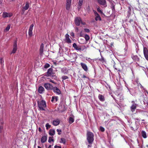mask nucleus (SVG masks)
<instances>
[{"label": "nucleus", "instance_id": "f257e3e1", "mask_svg": "<svg viewBox=\"0 0 148 148\" xmlns=\"http://www.w3.org/2000/svg\"><path fill=\"white\" fill-rule=\"evenodd\" d=\"M87 139L89 144H92L94 140L93 134L91 132H88L87 133Z\"/></svg>", "mask_w": 148, "mask_h": 148}, {"label": "nucleus", "instance_id": "f03ea898", "mask_svg": "<svg viewBox=\"0 0 148 148\" xmlns=\"http://www.w3.org/2000/svg\"><path fill=\"white\" fill-rule=\"evenodd\" d=\"M127 88L130 94L133 96H135L138 93L139 91V88L138 87H134L132 88Z\"/></svg>", "mask_w": 148, "mask_h": 148}, {"label": "nucleus", "instance_id": "7ed1b4c3", "mask_svg": "<svg viewBox=\"0 0 148 148\" xmlns=\"http://www.w3.org/2000/svg\"><path fill=\"white\" fill-rule=\"evenodd\" d=\"M38 108L40 110L44 111L45 110L44 108L46 107V103L45 101L42 100L38 101Z\"/></svg>", "mask_w": 148, "mask_h": 148}, {"label": "nucleus", "instance_id": "20e7f679", "mask_svg": "<svg viewBox=\"0 0 148 148\" xmlns=\"http://www.w3.org/2000/svg\"><path fill=\"white\" fill-rule=\"evenodd\" d=\"M75 25L77 26H79L80 23L84 24L82 23L81 19L80 17L76 18L75 19Z\"/></svg>", "mask_w": 148, "mask_h": 148}, {"label": "nucleus", "instance_id": "39448f33", "mask_svg": "<svg viewBox=\"0 0 148 148\" xmlns=\"http://www.w3.org/2000/svg\"><path fill=\"white\" fill-rule=\"evenodd\" d=\"M143 53L145 59L148 61V50L146 47H143Z\"/></svg>", "mask_w": 148, "mask_h": 148}, {"label": "nucleus", "instance_id": "423d86ee", "mask_svg": "<svg viewBox=\"0 0 148 148\" xmlns=\"http://www.w3.org/2000/svg\"><path fill=\"white\" fill-rule=\"evenodd\" d=\"M98 3L100 5L104 7L107 6V3L106 0H97Z\"/></svg>", "mask_w": 148, "mask_h": 148}, {"label": "nucleus", "instance_id": "0eeeda50", "mask_svg": "<svg viewBox=\"0 0 148 148\" xmlns=\"http://www.w3.org/2000/svg\"><path fill=\"white\" fill-rule=\"evenodd\" d=\"M17 49V45L16 41H15L14 42L13 48L12 52L11 54L14 53H16Z\"/></svg>", "mask_w": 148, "mask_h": 148}, {"label": "nucleus", "instance_id": "6e6552de", "mask_svg": "<svg viewBox=\"0 0 148 148\" xmlns=\"http://www.w3.org/2000/svg\"><path fill=\"white\" fill-rule=\"evenodd\" d=\"M29 7V3L28 2H27L26 3L25 6L22 7V11L23 13H24L25 10H27Z\"/></svg>", "mask_w": 148, "mask_h": 148}, {"label": "nucleus", "instance_id": "1a4fd4ad", "mask_svg": "<svg viewBox=\"0 0 148 148\" xmlns=\"http://www.w3.org/2000/svg\"><path fill=\"white\" fill-rule=\"evenodd\" d=\"M44 86L47 90H52L53 88L52 86L49 83L45 84Z\"/></svg>", "mask_w": 148, "mask_h": 148}, {"label": "nucleus", "instance_id": "9d476101", "mask_svg": "<svg viewBox=\"0 0 148 148\" xmlns=\"http://www.w3.org/2000/svg\"><path fill=\"white\" fill-rule=\"evenodd\" d=\"M132 103H133L132 105L131 106V110L132 112H134L136 107V104L135 103V102L134 101H132Z\"/></svg>", "mask_w": 148, "mask_h": 148}, {"label": "nucleus", "instance_id": "9b49d317", "mask_svg": "<svg viewBox=\"0 0 148 148\" xmlns=\"http://www.w3.org/2000/svg\"><path fill=\"white\" fill-rule=\"evenodd\" d=\"M52 90L54 92L58 95H60L61 93L60 90L56 87H53Z\"/></svg>", "mask_w": 148, "mask_h": 148}, {"label": "nucleus", "instance_id": "f8f14e48", "mask_svg": "<svg viewBox=\"0 0 148 148\" xmlns=\"http://www.w3.org/2000/svg\"><path fill=\"white\" fill-rule=\"evenodd\" d=\"M44 50V44L43 43L41 44L39 49L40 54L41 56H42L43 54Z\"/></svg>", "mask_w": 148, "mask_h": 148}, {"label": "nucleus", "instance_id": "ddd939ff", "mask_svg": "<svg viewBox=\"0 0 148 148\" xmlns=\"http://www.w3.org/2000/svg\"><path fill=\"white\" fill-rule=\"evenodd\" d=\"M80 65L82 69L85 71L87 72L88 71V68L87 65L85 63L82 62L80 63Z\"/></svg>", "mask_w": 148, "mask_h": 148}, {"label": "nucleus", "instance_id": "4468645a", "mask_svg": "<svg viewBox=\"0 0 148 148\" xmlns=\"http://www.w3.org/2000/svg\"><path fill=\"white\" fill-rule=\"evenodd\" d=\"M12 14L11 13H8L6 12H3V16L4 18L11 17Z\"/></svg>", "mask_w": 148, "mask_h": 148}, {"label": "nucleus", "instance_id": "2eb2a0df", "mask_svg": "<svg viewBox=\"0 0 148 148\" xmlns=\"http://www.w3.org/2000/svg\"><path fill=\"white\" fill-rule=\"evenodd\" d=\"M138 87H139L140 88H143V90H142V91L144 92V93L145 94L146 96H147V94H148V93L147 90L144 88H143V86L141 84H138Z\"/></svg>", "mask_w": 148, "mask_h": 148}, {"label": "nucleus", "instance_id": "dca6fc26", "mask_svg": "<svg viewBox=\"0 0 148 148\" xmlns=\"http://www.w3.org/2000/svg\"><path fill=\"white\" fill-rule=\"evenodd\" d=\"M53 69L52 68H50L48 70V71L47 73V75H46L47 76H50L52 75L53 73Z\"/></svg>", "mask_w": 148, "mask_h": 148}, {"label": "nucleus", "instance_id": "f3484780", "mask_svg": "<svg viewBox=\"0 0 148 148\" xmlns=\"http://www.w3.org/2000/svg\"><path fill=\"white\" fill-rule=\"evenodd\" d=\"M73 47L75 49L77 50L82 51L83 50V49H82L80 47L77 46V44L75 43H74L73 44Z\"/></svg>", "mask_w": 148, "mask_h": 148}, {"label": "nucleus", "instance_id": "a211bd4d", "mask_svg": "<svg viewBox=\"0 0 148 148\" xmlns=\"http://www.w3.org/2000/svg\"><path fill=\"white\" fill-rule=\"evenodd\" d=\"M47 140V136H42L41 139V142L42 143H45L46 142Z\"/></svg>", "mask_w": 148, "mask_h": 148}, {"label": "nucleus", "instance_id": "6ab92c4d", "mask_svg": "<svg viewBox=\"0 0 148 148\" xmlns=\"http://www.w3.org/2000/svg\"><path fill=\"white\" fill-rule=\"evenodd\" d=\"M68 122L70 124L73 123L74 121V117H69V119L68 120Z\"/></svg>", "mask_w": 148, "mask_h": 148}, {"label": "nucleus", "instance_id": "aec40b11", "mask_svg": "<svg viewBox=\"0 0 148 148\" xmlns=\"http://www.w3.org/2000/svg\"><path fill=\"white\" fill-rule=\"evenodd\" d=\"M69 36L68 34H66L65 35V38L66 42L68 43H71V41L69 38Z\"/></svg>", "mask_w": 148, "mask_h": 148}, {"label": "nucleus", "instance_id": "412c9836", "mask_svg": "<svg viewBox=\"0 0 148 148\" xmlns=\"http://www.w3.org/2000/svg\"><path fill=\"white\" fill-rule=\"evenodd\" d=\"M132 58L134 61L138 62L139 61V58L137 56H132Z\"/></svg>", "mask_w": 148, "mask_h": 148}, {"label": "nucleus", "instance_id": "4be33fe9", "mask_svg": "<svg viewBox=\"0 0 148 148\" xmlns=\"http://www.w3.org/2000/svg\"><path fill=\"white\" fill-rule=\"evenodd\" d=\"M44 90V88L41 86H40L39 87L38 89V92L40 93H42Z\"/></svg>", "mask_w": 148, "mask_h": 148}, {"label": "nucleus", "instance_id": "5701e85b", "mask_svg": "<svg viewBox=\"0 0 148 148\" xmlns=\"http://www.w3.org/2000/svg\"><path fill=\"white\" fill-rule=\"evenodd\" d=\"M61 71L64 74H67L69 73L68 69L65 68H64L61 69Z\"/></svg>", "mask_w": 148, "mask_h": 148}, {"label": "nucleus", "instance_id": "b1692460", "mask_svg": "<svg viewBox=\"0 0 148 148\" xmlns=\"http://www.w3.org/2000/svg\"><path fill=\"white\" fill-rule=\"evenodd\" d=\"M60 123V121L59 119H57L53 121V124L54 125L56 126L58 125Z\"/></svg>", "mask_w": 148, "mask_h": 148}, {"label": "nucleus", "instance_id": "393cba45", "mask_svg": "<svg viewBox=\"0 0 148 148\" xmlns=\"http://www.w3.org/2000/svg\"><path fill=\"white\" fill-rule=\"evenodd\" d=\"M98 98L99 100L101 101H104L105 100L104 96L101 94H99V95Z\"/></svg>", "mask_w": 148, "mask_h": 148}, {"label": "nucleus", "instance_id": "a878e982", "mask_svg": "<svg viewBox=\"0 0 148 148\" xmlns=\"http://www.w3.org/2000/svg\"><path fill=\"white\" fill-rule=\"evenodd\" d=\"M95 16H96L95 20L96 21L101 20V17L98 13L96 12L95 13Z\"/></svg>", "mask_w": 148, "mask_h": 148}, {"label": "nucleus", "instance_id": "bb28decb", "mask_svg": "<svg viewBox=\"0 0 148 148\" xmlns=\"http://www.w3.org/2000/svg\"><path fill=\"white\" fill-rule=\"evenodd\" d=\"M58 100V97L56 96H53L52 97L51 101L53 103H55Z\"/></svg>", "mask_w": 148, "mask_h": 148}, {"label": "nucleus", "instance_id": "cd10ccee", "mask_svg": "<svg viewBox=\"0 0 148 148\" xmlns=\"http://www.w3.org/2000/svg\"><path fill=\"white\" fill-rule=\"evenodd\" d=\"M141 133L142 136L143 138H145L147 137V133L144 131L142 130Z\"/></svg>", "mask_w": 148, "mask_h": 148}, {"label": "nucleus", "instance_id": "c85d7f7f", "mask_svg": "<svg viewBox=\"0 0 148 148\" xmlns=\"http://www.w3.org/2000/svg\"><path fill=\"white\" fill-rule=\"evenodd\" d=\"M83 0H79L78 5V9H80L81 8V7L82 5Z\"/></svg>", "mask_w": 148, "mask_h": 148}, {"label": "nucleus", "instance_id": "c756f323", "mask_svg": "<svg viewBox=\"0 0 148 148\" xmlns=\"http://www.w3.org/2000/svg\"><path fill=\"white\" fill-rule=\"evenodd\" d=\"M4 60L3 58H1L0 59V63L1 64V66L3 67L4 66Z\"/></svg>", "mask_w": 148, "mask_h": 148}, {"label": "nucleus", "instance_id": "7c9ffc66", "mask_svg": "<svg viewBox=\"0 0 148 148\" xmlns=\"http://www.w3.org/2000/svg\"><path fill=\"white\" fill-rule=\"evenodd\" d=\"M49 133L51 136H53L55 134V130H49Z\"/></svg>", "mask_w": 148, "mask_h": 148}, {"label": "nucleus", "instance_id": "2f4dec72", "mask_svg": "<svg viewBox=\"0 0 148 148\" xmlns=\"http://www.w3.org/2000/svg\"><path fill=\"white\" fill-rule=\"evenodd\" d=\"M10 25H7L6 28L4 30V31L5 32H8L10 28Z\"/></svg>", "mask_w": 148, "mask_h": 148}, {"label": "nucleus", "instance_id": "473e14b6", "mask_svg": "<svg viewBox=\"0 0 148 148\" xmlns=\"http://www.w3.org/2000/svg\"><path fill=\"white\" fill-rule=\"evenodd\" d=\"M71 3H66V9L68 10L69 9L71 6Z\"/></svg>", "mask_w": 148, "mask_h": 148}, {"label": "nucleus", "instance_id": "72a5a7b5", "mask_svg": "<svg viewBox=\"0 0 148 148\" xmlns=\"http://www.w3.org/2000/svg\"><path fill=\"white\" fill-rule=\"evenodd\" d=\"M84 38L86 41H88L90 39L89 36L87 34H86L84 36Z\"/></svg>", "mask_w": 148, "mask_h": 148}, {"label": "nucleus", "instance_id": "f704fd0d", "mask_svg": "<svg viewBox=\"0 0 148 148\" xmlns=\"http://www.w3.org/2000/svg\"><path fill=\"white\" fill-rule=\"evenodd\" d=\"M60 143H63L64 144H65L66 143V140L63 138H61Z\"/></svg>", "mask_w": 148, "mask_h": 148}, {"label": "nucleus", "instance_id": "c9c22d12", "mask_svg": "<svg viewBox=\"0 0 148 148\" xmlns=\"http://www.w3.org/2000/svg\"><path fill=\"white\" fill-rule=\"evenodd\" d=\"M68 76L66 75H63L61 77V78L63 80H64L68 79Z\"/></svg>", "mask_w": 148, "mask_h": 148}, {"label": "nucleus", "instance_id": "e433bc0d", "mask_svg": "<svg viewBox=\"0 0 148 148\" xmlns=\"http://www.w3.org/2000/svg\"><path fill=\"white\" fill-rule=\"evenodd\" d=\"M53 137H49L48 140V142L51 143V141L53 142L54 141V139L52 138Z\"/></svg>", "mask_w": 148, "mask_h": 148}, {"label": "nucleus", "instance_id": "4c0bfd02", "mask_svg": "<svg viewBox=\"0 0 148 148\" xmlns=\"http://www.w3.org/2000/svg\"><path fill=\"white\" fill-rule=\"evenodd\" d=\"M34 25L33 24L31 25L29 27V31H32Z\"/></svg>", "mask_w": 148, "mask_h": 148}, {"label": "nucleus", "instance_id": "58836bf2", "mask_svg": "<svg viewBox=\"0 0 148 148\" xmlns=\"http://www.w3.org/2000/svg\"><path fill=\"white\" fill-rule=\"evenodd\" d=\"M51 127V125L49 124L48 123H47L46 125V127L47 130L49 128Z\"/></svg>", "mask_w": 148, "mask_h": 148}, {"label": "nucleus", "instance_id": "ea45409f", "mask_svg": "<svg viewBox=\"0 0 148 148\" xmlns=\"http://www.w3.org/2000/svg\"><path fill=\"white\" fill-rule=\"evenodd\" d=\"M50 66V65L48 64H46L44 66V67L45 68H47Z\"/></svg>", "mask_w": 148, "mask_h": 148}, {"label": "nucleus", "instance_id": "a19ab883", "mask_svg": "<svg viewBox=\"0 0 148 148\" xmlns=\"http://www.w3.org/2000/svg\"><path fill=\"white\" fill-rule=\"evenodd\" d=\"M32 31H29L28 34L30 36H31L32 35Z\"/></svg>", "mask_w": 148, "mask_h": 148}, {"label": "nucleus", "instance_id": "79ce46f5", "mask_svg": "<svg viewBox=\"0 0 148 148\" xmlns=\"http://www.w3.org/2000/svg\"><path fill=\"white\" fill-rule=\"evenodd\" d=\"M86 60L88 61L90 63L92 61V60L91 59H90V58H87Z\"/></svg>", "mask_w": 148, "mask_h": 148}, {"label": "nucleus", "instance_id": "37998d69", "mask_svg": "<svg viewBox=\"0 0 148 148\" xmlns=\"http://www.w3.org/2000/svg\"><path fill=\"white\" fill-rule=\"evenodd\" d=\"M97 11L98 12H99L101 14H102V11L99 8H97Z\"/></svg>", "mask_w": 148, "mask_h": 148}, {"label": "nucleus", "instance_id": "c03bdc74", "mask_svg": "<svg viewBox=\"0 0 148 148\" xmlns=\"http://www.w3.org/2000/svg\"><path fill=\"white\" fill-rule=\"evenodd\" d=\"M84 31L85 32L87 33H88L90 32L89 29H88L85 28L84 29Z\"/></svg>", "mask_w": 148, "mask_h": 148}, {"label": "nucleus", "instance_id": "a18cd8bd", "mask_svg": "<svg viewBox=\"0 0 148 148\" xmlns=\"http://www.w3.org/2000/svg\"><path fill=\"white\" fill-rule=\"evenodd\" d=\"M129 22L131 24H133L134 22L132 19H131L130 20Z\"/></svg>", "mask_w": 148, "mask_h": 148}, {"label": "nucleus", "instance_id": "49530a36", "mask_svg": "<svg viewBox=\"0 0 148 148\" xmlns=\"http://www.w3.org/2000/svg\"><path fill=\"white\" fill-rule=\"evenodd\" d=\"M70 34L71 35V36L73 37L74 36L75 34L73 32H71L70 33Z\"/></svg>", "mask_w": 148, "mask_h": 148}, {"label": "nucleus", "instance_id": "de8ad7c7", "mask_svg": "<svg viewBox=\"0 0 148 148\" xmlns=\"http://www.w3.org/2000/svg\"><path fill=\"white\" fill-rule=\"evenodd\" d=\"M71 0H66V3H71Z\"/></svg>", "mask_w": 148, "mask_h": 148}, {"label": "nucleus", "instance_id": "09e8293b", "mask_svg": "<svg viewBox=\"0 0 148 148\" xmlns=\"http://www.w3.org/2000/svg\"><path fill=\"white\" fill-rule=\"evenodd\" d=\"M54 148H61V147L56 145L54 146Z\"/></svg>", "mask_w": 148, "mask_h": 148}, {"label": "nucleus", "instance_id": "8fccbe9b", "mask_svg": "<svg viewBox=\"0 0 148 148\" xmlns=\"http://www.w3.org/2000/svg\"><path fill=\"white\" fill-rule=\"evenodd\" d=\"M145 129H148V125H145Z\"/></svg>", "mask_w": 148, "mask_h": 148}, {"label": "nucleus", "instance_id": "3c124183", "mask_svg": "<svg viewBox=\"0 0 148 148\" xmlns=\"http://www.w3.org/2000/svg\"><path fill=\"white\" fill-rule=\"evenodd\" d=\"M3 128V125H0V130H2Z\"/></svg>", "mask_w": 148, "mask_h": 148}, {"label": "nucleus", "instance_id": "603ef678", "mask_svg": "<svg viewBox=\"0 0 148 148\" xmlns=\"http://www.w3.org/2000/svg\"><path fill=\"white\" fill-rule=\"evenodd\" d=\"M82 78H86L87 77L85 75H83L82 77H81Z\"/></svg>", "mask_w": 148, "mask_h": 148}, {"label": "nucleus", "instance_id": "864d4df0", "mask_svg": "<svg viewBox=\"0 0 148 148\" xmlns=\"http://www.w3.org/2000/svg\"><path fill=\"white\" fill-rule=\"evenodd\" d=\"M57 132H58V134L60 135V132H61V130H57Z\"/></svg>", "mask_w": 148, "mask_h": 148}, {"label": "nucleus", "instance_id": "5fc2aeb1", "mask_svg": "<svg viewBox=\"0 0 148 148\" xmlns=\"http://www.w3.org/2000/svg\"><path fill=\"white\" fill-rule=\"evenodd\" d=\"M100 60L101 61H103L104 60V58L103 57H102L101 59H100Z\"/></svg>", "mask_w": 148, "mask_h": 148}, {"label": "nucleus", "instance_id": "6e6d98bb", "mask_svg": "<svg viewBox=\"0 0 148 148\" xmlns=\"http://www.w3.org/2000/svg\"><path fill=\"white\" fill-rule=\"evenodd\" d=\"M112 10H114V5H113L112 7Z\"/></svg>", "mask_w": 148, "mask_h": 148}, {"label": "nucleus", "instance_id": "4d7b16f0", "mask_svg": "<svg viewBox=\"0 0 148 148\" xmlns=\"http://www.w3.org/2000/svg\"><path fill=\"white\" fill-rule=\"evenodd\" d=\"M50 82H52V83H53L54 84H56V83H55L54 82L53 80H51L50 81Z\"/></svg>", "mask_w": 148, "mask_h": 148}, {"label": "nucleus", "instance_id": "13d9d810", "mask_svg": "<svg viewBox=\"0 0 148 148\" xmlns=\"http://www.w3.org/2000/svg\"><path fill=\"white\" fill-rule=\"evenodd\" d=\"M100 130H104V128L103 127H100Z\"/></svg>", "mask_w": 148, "mask_h": 148}, {"label": "nucleus", "instance_id": "bf43d9fd", "mask_svg": "<svg viewBox=\"0 0 148 148\" xmlns=\"http://www.w3.org/2000/svg\"><path fill=\"white\" fill-rule=\"evenodd\" d=\"M75 29H76V30H77V31H78V27H75Z\"/></svg>", "mask_w": 148, "mask_h": 148}, {"label": "nucleus", "instance_id": "052dcab7", "mask_svg": "<svg viewBox=\"0 0 148 148\" xmlns=\"http://www.w3.org/2000/svg\"><path fill=\"white\" fill-rule=\"evenodd\" d=\"M51 145H50L49 146L48 148H51Z\"/></svg>", "mask_w": 148, "mask_h": 148}, {"label": "nucleus", "instance_id": "680f3d73", "mask_svg": "<svg viewBox=\"0 0 148 148\" xmlns=\"http://www.w3.org/2000/svg\"><path fill=\"white\" fill-rule=\"evenodd\" d=\"M2 1L1 0H0V5L2 3Z\"/></svg>", "mask_w": 148, "mask_h": 148}, {"label": "nucleus", "instance_id": "e2e57ef3", "mask_svg": "<svg viewBox=\"0 0 148 148\" xmlns=\"http://www.w3.org/2000/svg\"><path fill=\"white\" fill-rule=\"evenodd\" d=\"M88 147H91V145H88Z\"/></svg>", "mask_w": 148, "mask_h": 148}, {"label": "nucleus", "instance_id": "0e129e2a", "mask_svg": "<svg viewBox=\"0 0 148 148\" xmlns=\"http://www.w3.org/2000/svg\"><path fill=\"white\" fill-rule=\"evenodd\" d=\"M113 67H114V68L115 69H116V70H117V69L115 67V66L114 65Z\"/></svg>", "mask_w": 148, "mask_h": 148}, {"label": "nucleus", "instance_id": "69168bd1", "mask_svg": "<svg viewBox=\"0 0 148 148\" xmlns=\"http://www.w3.org/2000/svg\"><path fill=\"white\" fill-rule=\"evenodd\" d=\"M80 36H81V37H82L83 36V35L82 34H81V32L80 33Z\"/></svg>", "mask_w": 148, "mask_h": 148}, {"label": "nucleus", "instance_id": "338daca9", "mask_svg": "<svg viewBox=\"0 0 148 148\" xmlns=\"http://www.w3.org/2000/svg\"><path fill=\"white\" fill-rule=\"evenodd\" d=\"M56 62H53V64H55V65H56Z\"/></svg>", "mask_w": 148, "mask_h": 148}, {"label": "nucleus", "instance_id": "774afa93", "mask_svg": "<svg viewBox=\"0 0 148 148\" xmlns=\"http://www.w3.org/2000/svg\"><path fill=\"white\" fill-rule=\"evenodd\" d=\"M38 148H42L40 147L39 146H38Z\"/></svg>", "mask_w": 148, "mask_h": 148}]
</instances>
